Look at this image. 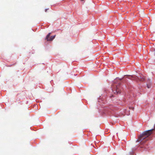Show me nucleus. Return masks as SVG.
<instances>
[{"mask_svg":"<svg viewBox=\"0 0 155 155\" xmlns=\"http://www.w3.org/2000/svg\"><path fill=\"white\" fill-rule=\"evenodd\" d=\"M151 84H147V87L148 88H149L151 87Z\"/></svg>","mask_w":155,"mask_h":155,"instance_id":"nucleus-5","label":"nucleus"},{"mask_svg":"<svg viewBox=\"0 0 155 155\" xmlns=\"http://www.w3.org/2000/svg\"><path fill=\"white\" fill-rule=\"evenodd\" d=\"M48 10V9H45V12H47V11Z\"/></svg>","mask_w":155,"mask_h":155,"instance_id":"nucleus-6","label":"nucleus"},{"mask_svg":"<svg viewBox=\"0 0 155 155\" xmlns=\"http://www.w3.org/2000/svg\"><path fill=\"white\" fill-rule=\"evenodd\" d=\"M154 129H152L145 131L143 132L139 137L137 142H140L141 144H143L148 140L147 137L152 134V131Z\"/></svg>","mask_w":155,"mask_h":155,"instance_id":"nucleus-1","label":"nucleus"},{"mask_svg":"<svg viewBox=\"0 0 155 155\" xmlns=\"http://www.w3.org/2000/svg\"><path fill=\"white\" fill-rule=\"evenodd\" d=\"M127 78L131 80H135L137 81V80L140 81H143L144 80V77L140 75V77L136 76H130V75H127Z\"/></svg>","mask_w":155,"mask_h":155,"instance_id":"nucleus-2","label":"nucleus"},{"mask_svg":"<svg viewBox=\"0 0 155 155\" xmlns=\"http://www.w3.org/2000/svg\"><path fill=\"white\" fill-rule=\"evenodd\" d=\"M116 91V92L117 94L120 93V92L119 91V88H118V86H117Z\"/></svg>","mask_w":155,"mask_h":155,"instance_id":"nucleus-4","label":"nucleus"},{"mask_svg":"<svg viewBox=\"0 0 155 155\" xmlns=\"http://www.w3.org/2000/svg\"><path fill=\"white\" fill-rule=\"evenodd\" d=\"M131 108H132L133 109H134V107H131Z\"/></svg>","mask_w":155,"mask_h":155,"instance_id":"nucleus-8","label":"nucleus"},{"mask_svg":"<svg viewBox=\"0 0 155 155\" xmlns=\"http://www.w3.org/2000/svg\"><path fill=\"white\" fill-rule=\"evenodd\" d=\"M51 35V33H49L47 35L45 39L48 41H52L55 38V35L54 36H51L50 37V36Z\"/></svg>","mask_w":155,"mask_h":155,"instance_id":"nucleus-3","label":"nucleus"},{"mask_svg":"<svg viewBox=\"0 0 155 155\" xmlns=\"http://www.w3.org/2000/svg\"><path fill=\"white\" fill-rule=\"evenodd\" d=\"M81 1H84V0H81Z\"/></svg>","mask_w":155,"mask_h":155,"instance_id":"nucleus-7","label":"nucleus"}]
</instances>
